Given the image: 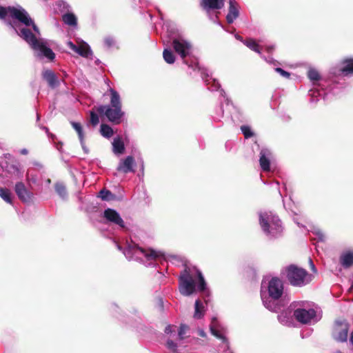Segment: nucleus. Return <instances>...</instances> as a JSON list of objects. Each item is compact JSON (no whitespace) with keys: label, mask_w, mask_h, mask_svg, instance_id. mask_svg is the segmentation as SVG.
Here are the masks:
<instances>
[{"label":"nucleus","mask_w":353,"mask_h":353,"mask_svg":"<svg viewBox=\"0 0 353 353\" xmlns=\"http://www.w3.org/2000/svg\"><path fill=\"white\" fill-rule=\"evenodd\" d=\"M103 216L107 223L117 225L120 228H124L125 227L123 219L115 210L111 208L105 209L103 212Z\"/></svg>","instance_id":"12"},{"label":"nucleus","mask_w":353,"mask_h":353,"mask_svg":"<svg viewBox=\"0 0 353 353\" xmlns=\"http://www.w3.org/2000/svg\"><path fill=\"white\" fill-rule=\"evenodd\" d=\"M340 263L345 268H349L353 265V250L343 252L340 256Z\"/></svg>","instance_id":"23"},{"label":"nucleus","mask_w":353,"mask_h":353,"mask_svg":"<svg viewBox=\"0 0 353 353\" xmlns=\"http://www.w3.org/2000/svg\"><path fill=\"white\" fill-rule=\"evenodd\" d=\"M71 125L77 132L80 142H82V139H83V132L81 125L74 121H72Z\"/></svg>","instance_id":"37"},{"label":"nucleus","mask_w":353,"mask_h":353,"mask_svg":"<svg viewBox=\"0 0 353 353\" xmlns=\"http://www.w3.org/2000/svg\"><path fill=\"white\" fill-rule=\"evenodd\" d=\"M131 326H132V327H135L134 323H131Z\"/></svg>","instance_id":"59"},{"label":"nucleus","mask_w":353,"mask_h":353,"mask_svg":"<svg viewBox=\"0 0 353 353\" xmlns=\"http://www.w3.org/2000/svg\"><path fill=\"white\" fill-rule=\"evenodd\" d=\"M279 321L283 325L290 326L292 323V319L291 312L285 310L283 311L280 314L278 315Z\"/></svg>","instance_id":"27"},{"label":"nucleus","mask_w":353,"mask_h":353,"mask_svg":"<svg viewBox=\"0 0 353 353\" xmlns=\"http://www.w3.org/2000/svg\"><path fill=\"white\" fill-rule=\"evenodd\" d=\"M0 197L6 203L12 204L11 192L8 189L0 188Z\"/></svg>","instance_id":"35"},{"label":"nucleus","mask_w":353,"mask_h":353,"mask_svg":"<svg viewBox=\"0 0 353 353\" xmlns=\"http://www.w3.org/2000/svg\"><path fill=\"white\" fill-rule=\"evenodd\" d=\"M141 170H143V163H142V165H141Z\"/></svg>","instance_id":"61"},{"label":"nucleus","mask_w":353,"mask_h":353,"mask_svg":"<svg viewBox=\"0 0 353 353\" xmlns=\"http://www.w3.org/2000/svg\"><path fill=\"white\" fill-rule=\"evenodd\" d=\"M272 157V152L267 148H262L259 153V164L264 172L270 171V163Z\"/></svg>","instance_id":"15"},{"label":"nucleus","mask_w":353,"mask_h":353,"mask_svg":"<svg viewBox=\"0 0 353 353\" xmlns=\"http://www.w3.org/2000/svg\"><path fill=\"white\" fill-rule=\"evenodd\" d=\"M307 77L309 78V79L311 81H312L313 85L314 86L318 85L316 82L319 81V80H321V75H320L319 72L316 69H314V68H310L308 70Z\"/></svg>","instance_id":"30"},{"label":"nucleus","mask_w":353,"mask_h":353,"mask_svg":"<svg viewBox=\"0 0 353 353\" xmlns=\"http://www.w3.org/2000/svg\"><path fill=\"white\" fill-rule=\"evenodd\" d=\"M20 153H21V154L26 155V154H27L28 153V150H27V149L23 148V149H21V150H20Z\"/></svg>","instance_id":"52"},{"label":"nucleus","mask_w":353,"mask_h":353,"mask_svg":"<svg viewBox=\"0 0 353 353\" xmlns=\"http://www.w3.org/2000/svg\"><path fill=\"white\" fill-rule=\"evenodd\" d=\"M204 314L205 306L199 299H197L194 304V312L193 316L196 319H200L204 316Z\"/></svg>","instance_id":"26"},{"label":"nucleus","mask_w":353,"mask_h":353,"mask_svg":"<svg viewBox=\"0 0 353 353\" xmlns=\"http://www.w3.org/2000/svg\"><path fill=\"white\" fill-rule=\"evenodd\" d=\"M123 252L128 260L139 261L145 266L154 265L157 260L179 259L178 256L167 255L161 250L151 248L145 249L134 243H128Z\"/></svg>","instance_id":"2"},{"label":"nucleus","mask_w":353,"mask_h":353,"mask_svg":"<svg viewBox=\"0 0 353 353\" xmlns=\"http://www.w3.org/2000/svg\"><path fill=\"white\" fill-rule=\"evenodd\" d=\"M172 46L175 52L180 56L183 63L188 65L194 70L199 68L198 63L196 62L189 64L186 59V58L190 57L193 50V46L190 41L183 37L178 36L172 39Z\"/></svg>","instance_id":"8"},{"label":"nucleus","mask_w":353,"mask_h":353,"mask_svg":"<svg viewBox=\"0 0 353 353\" xmlns=\"http://www.w3.org/2000/svg\"><path fill=\"white\" fill-rule=\"evenodd\" d=\"M241 130L245 139L250 138L251 137L253 136V132L249 126L242 125L241 127Z\"/></svg>","instance_id":"39"},{"label":"nucleus","mask_w":353,"mask_h":353,"mask_svg":"<svg viewBox=\"0 0 353 353\" xmlns=\"http://www.w3.org/2000/svg\"><path fill=\"white\" fill-rule=\"evenodd\" d=\"M200 4L201 8L209 14L211 10L223 8L225 0H201Z\"/></svg>","instance_id":"17"},{"label":"nucleus","mask_w":353,"mask_h":353,"mask_svg":"<svg viewBox=\"0 0 353 353\" xmlns=\"http://www.w3.org/2000/svg\"><path fill=\"white\" fill-rule=\"evenodd\" d=\"M104 44L105 46L110 48H112L113 46H115L116 44V41H115V39H114V37H111V36H108V37H105L104 38Z\"/></svg>","instance_id":"41"},{"label":"nucleus","mask_w":353,"mask_h":353,"mask_svg":"<svg viewBox=\"0 0 353 353\" xmlns=\"http://www.w3.org/2000/svg\"><path fill=\"white\" fill-rule=\"evenodd\" d=\"M189 327L185 324H181L179 327H176L177 334L174 340L168 339L165 343V347L171 353H181L179 347L182 346L183 341L187 337Z\"/></svg>","instance_id":"10"},{"label":"nucleus","mask_w":353,"mask_h":353,"mask_svg":"<svg viewBox=\"0 0 353 353\" xmlns=\"http://www.w3.org/2000/svg\"><path fill=\"white\" fill-rule=\"evenodd\" d=\"M260 56H261V57L262 59H264L266 62H268V63L274 64V63L276 62V61L273 59V58H272V57H265L264 55H263L262 54H261V55H260Z\"/></svg>","instance_id":"46"},{"label":"nucleus","mask_w":353,"mask_h":353,"mask_svg":"<svg viewBox=\"0 0 353 353\" xmlns=\"http://www.w3.org/2000/svg\"><path fill=\"white\" fill-rule=\"evenodd\" d=\"M81 143V145L82 146V148L83 150V151L85 152V153H88V148L85 147V143H84V141L83 139H82V142H80Z\"/></svg>","instance_id":"50"},{"label":"nucleus","mask_w":353,"mask_h":353,"mask_svg":"<svg viewBox=\"0 0 353 353\" xmlns=\"http://www.w3.org/2000/svg\"><path fill=\"white\" fill-rule=\"evenodd\" d=\"M179 289L183 296H190L196 291L205 292L206 283L200 270L196 268L185 267L179 277Z\"/></svg>","instance_id":"4"},{"label":"nucleus","mask_w":353,"mask_h":353,"mask_svg":"<svg viewBox=\"0 0 353 353\" xmlns=\"http://www.w3.org/2000/svg\"><path fill=\"white\" fill-rule=\"evenodd\" d=\"M228 12L226 15V21L228 23H232L239 16L240 6L235 0H229Z\"/></svg>","instance_id":"16"},{"label":"nucleus","mask_w":353,"mask_h":353,"mask_svg":"<svg viewBox=\"0 0 353 353\" xmlns=\"http://www.w3.org/2000/svg\"><path fill=\"white\" fill-rule=\"evenodd\" d=\"M208 90L211 91H220V94L223 98H225V92L223 89H220L221 85L219 83L212 77L207 75V77L204 79Z\"/></svg>","instance_id":"21"},{"label":"nucleus","mask_w":353,"mask_h":353,"mask_svg":"<svg viewBox=\"0 0 353 353\" xmlns=\"http://www.w3.org/2000/svg\"><path fill=\"white\" fill-rule=\"evenodd\" d=\"M100 132L105 138H110L114 134L112 128L109 125L104 123L101 125Z\"/></svg>","instance_id":"34"},{"label":"nucleus","mask_w":353,"mask_h":353,"mask_svg":"<svg viewBox=\"0 0 353 353\" xmlns=\"http://www.w3.org/2000/svg\"><path fill=\"white\" fill-rule=\"evenodd\" d=\"M284 293L283 281L272 277L269 281L263 280L261 285V298L263 305L270 311L277 312L280 309V299Z\"/></svg>","instance_id":"3"},{"label":"nucleus","mask_w":353,"mask_h":353,"mask_svg":"<svg viewBox=\"0 0 353 353\" xmlns=\"http://www.w3.org/2000/svg\"><path fill=\"white\" fill-rule=\"evenodd\" d=\"M63 22L70 26H74L77 23V19L72 13H68L63 16Z\"/></svg>","instance_id":"32"},{"label":"nucleus","mask_w":353,"mask_h":353,"mask_svg":"<svg viewBox=\"0 0 353 353\" xmlns=\"http://www.w3.org/2000/svg\"><path fill=\"white\" fill-rule=\"evenodd\" d=\"M274 45H271V46H267L265 47V50L266 51L268 52V53H271L274 51Z\"/></svg>","instance_id":"47"},{"label":"nucleus","mask_w":353,"mask_h":353,"mask_svg":"<svg viewBox=\"0 0 353 353\" xmlns=\"http://www.w3.org/2000/svg\"><path fill=\"white\" fill-rule=\"evenodd\" d=\"M198 334L200 336L203 337V338L206 337V336H207L205 332L202 329H199L198 330Z\"/></svg>","instance_id":"49"},{"label":"nucleus","mask_w":353,"mask_h":353,"mask_svg":"<svg viewBox=\"0 0 353 353\" xmlns=\"http://www.w3.org/2000/svg\"><path fill=\"white\" fill-rule=\"evenodd\" d=\"M41 76L50 87L55 88L59 85L58 79L52 70L49 69L43 70Z\"/></svg>","instance_id":"20"},{"label":"nucleus","mask_w":353,"mask_h":353,"mask_svg":"<svg viewBox=\"0 0 353 353\" xmlns=\"http://www.w3.org/2000/svg\"><path fill=\"white\" fill-rule=\"evenodd\" d=\"M323 94H324V96L323 97V99H325V97L327 95V94L324 93Z\"/></svg>","instance_id":"60"},{"label":"nucleus","mask_w":353,"mask_h":353,"mask_svg":"<svg viewBox=\"0 0 353 353\" xmlns=\"http://www.w3.org/2000/svg\"><path fill=\"white\" fill-rule=\"evenodd\" d=\"M312 232L316 236V238L320 241H324L325 240V235L319 228H314Z\"/></svg>","instance_id":"40"},{"label":"nucleus","mask_w":353,"mask_h":353,"mask_svg":"<svg viewBox=\"0 0 353 353\" xmlns=\"http://www.w3.org/2000/svg\"><path fill=\"white\" fill-rule=\"evenodd\" d=\"M42 128H43V130H45L46 132H48V128H46V127H43Z\"/></svg>","instance_id":"57"},{"label":"nucleus","mask_w":353,"mask_h":353,"mask_svg":"<svg viewBox=\"0 0 353 353\" xmlns=\"http://www.w3.org/2000/svg\"><path fill=\"white\" fill-rule=\"evenodd\" d=\"M335 353H343L341 351H336Z\"/></svg>","instance_id":"63"},{"label":"nucleus","mask_w":353,"mask_h":353,"mask_svg":"<svg viewBox=\"0 0 353 353\" xmlns=\"http://www.w3.org/2000/svg\"><path fill=\"white\" fill-rule=\"evenodd\" d=\"M294 222L299 226V227H303L304 228L305 226L302 224H301L296 219H294Z\"/></svg>","instance_id":"53"},{"label":"nucleus","mask_w":353,"mask_h":353,"mask_svg":"<svg viewBox=\"0 0 353 353\" xmlns=\"http://www.w3.org/2000/svg\"><path fill=\"white\" fill-rule=\"evenodd\" d=\"M243 44L249 48L251 50L254 51L261 55V47L253 39H248L243 41Z\"/></svg>","instance_id":"28"},{"label":"nucleus","mask_w":353,"mask_h":353,"mask_svg":"<svg viewBox=\"0 0 353 353\" xmlns=\"http://www.w3.org/2000/svg\"><path fill=\"white\" fill-rule=\"evenodd\" d=\"M210 330L211 334L215 337H220L221 335L224 334L223 327L219 322L216 317H213L211 320L210 325Z\"/></svg>","instance_id":"22"},{"label":"nucleus","mask_w":353,"mask_h":353,"mask_svg":"<svg viewBox=\"0 0 353 353\" xmlns=\"http://www.w3.org/2000/svg\"><path fill=\"white\" fill-rule=\"evenodd\" d=\"M316 94H318V95H321V93L319 92L318 90H310V95L311 96V101L312 102H317L319 101V99L317 98V96H316Z\"/></svg>","instance_id":"44"},{"label":"nucleus","mask_w":353,"mask_h":353,"mask_svg":"<svg viewBox=\"0 0 353 353\" xmlns=\"http://www.w3.org/2000/svg\"><path fill=\"white\" fill-rule=\"evenodd\" d=\"M309 263H310V268H311V270H312V272H316V269L315 265L311 259H309Z\"/></svg>","instance_id":"48"},{"label":"nucleus","mask_w":353,"mask_h":353,"mask_svg":"<svg viewBox=\"0 0 353 353\" xmlns=\"http://www.w3.org/2000/svg\"><path fill=\"white\" fill-rule=\"evenodd\" d=\"M176 332V326L168 325L165 328V333L166 334H170L168 339H172L174 340Z\"/></svg>","instance_id":"38"},{"label":"nucleus","mask_w":353,"mask_h":353,"mask_svg":"<svg viewBox=\"0 0 353 353\" xmlns=\"http://www.w3.org/2000/svg\"><path fill=\"white\" fill-rule=\"evenodd\" d=\"M0 163H8V161L10 162L11 161H13L16 159L11 154L5 153L0 157Z\"/></svg>","instance_id":"42"},{"label":"nucleus","mask_w":353,"mask_h":353,"mask_svg":"<svg viewBox=\"0 0 353 353\" xmlns=\"http://www.w3.org/2000/svg\"><path fill=\"white\" fill-rule=\"evenodd\" d=\"M350 341V343H352V345H353V330H352V332L351 334Z\"/></svg>","instance_id":"54"},{"label":"nucleus","mask_w":353,"mask_h":353,"mask_svg":"<svg viewBox=\"0 0 353 353\" xmlns=\"http://www.w3.org/2000/svg\"><path fill=\"white\" fill-rule=\"evenodd\" d=\"M55 191L63 200L68 198V192L65 186L62 183H57L54 185Z\"/></svg>","instance_id":"29"},{"label":"nucleus","mask_w":353,"mask_h":353,"mask_svg":"<svg viewBox=\"0 0 353 353\" xmlns=\"http://www.w3.org/2000/svg\"><path fill=\"white\" fill-rule=\"evenodd\" d=\"M216 338L221 341L220 344L216 347L217 353H233L230 350L228 339L225 334Z\"/></svg>","instance_id":"24"},{"label":"nucleus","mask_w":353,"mask_h":353,"mask_svg":"<svg viewBox=\"0 0 353 353\" xmlns=\"http://www.w3.org/2000/svg\"><path fill=\"white\" fill-rule=\"evenodd\" d=\"M3 170L9 174H14L19 177L21 176L20 164L17 159L8 161V163H0Z\"/></svg>","instance_id":"19"},{"label":"nucleus","mask_w":353,"mask_h":353,"mask_svg":"<svg viewBox=\"0 0 353 353\" xmlns=\"http://www.w3.org/2000/svg\"><path fill=\"white\" fill-rule=\"evenodd\" d=\"M135 160L132 156H128L119 161L117 170L123 174L134 172Z\"/></svg>","instance_id":"13"},{"label":"nucleus","mask_w":353,"mask_h":353,"mask_svg":"<svg viewBox=\"0 0 353 353\" xmlns=\"http://www.w3.org/2000/svg\"><path fill=\"white\" fill-rule=\"evenodd\" d=\"M50 182H51L50 179H48L47 180V183H50Z\"/></svg>","instance_id":"58"},{"label":"nucleus","mask_w":353,"mask_h":353,"mask_svg":"<svg viewBox=\"0 0 353 353\" xmlns=\"http://www.w3.org/2000/svg\"><path fill=\"white\" fill-rule=\"evenodd\" d=\"M15 192L19 199L23 203H29L32 200L33 194L29 191L23 183L17 182L14 186Z\"/></svg>","instance_id":"14"},{"label":"nucleus","mask_w":353,"mask_h":353,"mask_svg":"<svg viewBox=\"0 0 353 353\" xmlns=\"http://www.w3.org/2000/svg\"><path fill=\"white\" fill-rule=\"evenodd\" d=\"M99 197L103 201H111L114 198V195L110 190L103 189L99 192Z\"/></svg>","instance_id":"36"},{"label":"nucleus","mask_w":353,"mask_h":353,"mask_svg":"<svg viewBox=\"0 0 353 353\" xmlns=\"http://www.w3.org/2000/svg\"><path fill=\"white\" fill-rule=\"evenodd\" d=\"M341 71L345 75L353 74V59H347L344 62Z\"/></svg>","instance_id":"31"},{"label":"nucleus","mask_w":353,"mask_h":353,"mask_svg":"<svg viewBox=\"0 0 353 353\" xmlns=\"http://www.w3.org/2000/svg\"><path fill=\"white\" fill-rule=\"evenodd\" d=\"M285 272L288 281L292 286L303 287L312 280L311 276L305 270L294 265L286 267Z\"/></svg>","instance_id":"9"},{"label":"nucleus","mask_w":353,"mask_h":353,"mask_svg":"<svg viewBox=\"0 0 353 353\" xmlns=\"http://www.w3.org/2000/svg\"><path fill=\"white\" fill-rule=\"evenodd\" d=\"M275 71L279 73L280 75H281L282 77L286 78V79H288L290 78V72L283 70L282 68H275Z\"/></svg>","instance_id":"45"},{"label":"nucleus","mask_w":353,"mask_h":353,"mask_svg":"<svg viewBox=\"0 0 353 353\" xmlns=\"http://www.w3.org/2000/svg\"><path fill=\"white\" fill-rule=\"evenodd\" d=\"M112 152L116 155L122 154L125 151V145L122 139L119 137L114 138L112 143Z\"/></svg>","instance_id":"25"},{"label":"nucleus","mask_w":353,"mask_h":353,"mask_svg":"<svg viewBox=\"0 0 353 353\" xmlns=\"http://www.w3.org/2000/svg\"><path fill=\"white\" fill-rule=\"evenodd\" d=\"M290 307L294 310L293 316L301 324H314L320 321L321 316L309 303L294 302Z\"/></svg>","instance_id":"7"},{"label":"nucleus","mask_w":353,"mask_h":353,"mask_svg":"<svg viewBox=\"0 0 353 353\" xmlns=\"http://www.w3.org/2000/svg\"><path fill=\"white\" fill-rule=\"evenodd\" d=\"M163 57L165 61L169 64L174 63L176 60L174 53L172 52L171 50L168 48L164 49L163 52Z\"/></svg>","instance_id":"33"},{"label":"nucleus","mask_w":353,"mask_h":353,"mask_svg":"<svg viewBox=\"0 0 353 353\" xmlns=\"http://www.w3.org/2000/svg\"><path fill=\"white\" fill-rule=\"evenodd\" d=\"M117 246L119 250H123L122 248L119 245H117Z\"/></svg>","instance_id":"55"},{"label":"nucleus","mask_w":353,"mask_h":353,"mask_svg":"<svg viewBox=\"0 0 353 353\" xmlns=\"http://www.w3.org/2000/svg\"><path fill=\"white\" fill-rule=\"evenodd\" d=\"M68 46L74 52L83 57H88L92 54V51L88 43L82 42L79 46L74 45L72 41L68 42Z\"/></svg>","instance_id":"18"},{"label":"nucleus","mask_w":353,"mask_h":353,"mask_svg":"<svg viewBox=\"0 0 353 353\" xmlns=\"http://www.w3.org/2000/svg\"><path fill=\"white\" fill-rule=\"evenodd\" d=\"M225 101H226L227 103H229V100H228V98H226V99H225Z\"/></svg>","instance_id":"62"},{"label":"nucleus","mask_w":353,"mask_h":353,"mask_svg":"<svg viewBox=\"0 0 353 353\" xmlns=\"http://www.w3.org/2000/svg\"><path fill=\"white\" fill-rule=\"evenodd\" d=\"M39 119H40L39 114H37V121H39Z\"/></svg>","instance_id":"56"},{"label":"nucleus","mask_w":353,"mask_h":353,"mask_svg":"<svg viewBox=\"0 0 353 353\" xmlns=\"http://www.w3.org/2000/svg\"><path fill=\"white\" fill-rule=\"evenodd\" d=\"M109 95L110 103L106 105H100L96 108L97 112L105 117L110 123L119 125L124 120L125 113L122 109V100L119 93L111 87H109L104 96Z\"/></svg>","instance_id":"5"},{"label":"nucleus","mask_w":353,"mask_h":353,"mask_svg":"<svg viewBox=\"0 0 353 353\" xmlns=\"http://www.w3.org/2000/svg\"><path fill=\"white\" fill-rule=\"evenodd\" d=\"M258 216L259 226L268 239H277L283 235L282 222L276 214L271 211H261Z\"/></svg>","instance_id":"6"},{"label":"nucleus","mask_w":353,"mask_h":353,"mask_svg":"<svg viewBox=\"0 0 353 353\" xmlns=\"http://www.w3.org/2000/svg\"><path fill=\"white\" fill-rule=\"evenodd\" d=\"M234 37H235V38H236L237 40L241 41V42H243V41H245V40H243V38H242V37H241V36H240L239 34H235V36H234Z\"/></svg>","instance_id":"51"},{"label":"nucleus","mask_w":353,"mask_h":353,"mask_svg":"<svg viewBox=\"0 0 353 353\" xmlns=\"http://www.w3.org/2000/svg\"><path fill=\"white\" fill-rule=\"evenodd\" d=\"M90 122L93 125H97L99 123V118L97 113L90 112Z\"/></svg>","instance_id":"43"},{"label":"nucleus","mask_w":353,"mask_h":353,"mask_svg":"<svg viewBox=\"0 0 353 353\" xmlns=\"http://www.w3.org/2000/svg\"><path fill=\"white\" fill-rule=\"evenodd\" d=\"M349 324L345 320L336 321L334 327L332 336L339 342H345L347 339Z\"/></svg>","instance_id":"11"},{"label":"nucleus","mask_w":353,"mask_h":353,"mask_svg":"<svg viewBox=\"0 0 353 353\" xmlns=\"http://www.w3.org/2000/svg\"><path fill=\"white\" fill-rule=\"evenodd\" d=\"M0 19L29 45L36 58L50 62L54 60L56 56L48 41L40 37L38 26L22 6H0Z\"/></svg>","instance_id":"1"}]
</instances>
